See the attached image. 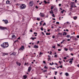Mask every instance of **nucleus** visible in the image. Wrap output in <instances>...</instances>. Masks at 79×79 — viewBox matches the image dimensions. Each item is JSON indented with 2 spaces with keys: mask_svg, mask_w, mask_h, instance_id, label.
<instances>
[{
  "mask_svg": "<svg viewBox=\"0 0 79 79\" xmlns=\"http://www.w3.org/2000/svg\"><path fill=\"white\" fill-rule=\"evenodd\" d=\"M1 46L4 48H7V47H8V46H9V44L8 42H5L3 43V44L1 45Z\"/></svg>",
  "mask_w": 79,
  "mask_h": 79,
  "instance_id": "f257e3e1",
  "label": "nucleus"
},
{
  "mask_svg": "<svg viewBox=\"0 0 79 79\" xmlns=\"http://www.w3.org/2000/svg\"><path fill=\"white\" fill-rule=\"evenodd\" d=\"M16 52H13L11 54H10V55H14L15 56V55H16Z\"/></svg>",
  "mask_w": 79,
  "mask_h": 79,
  "instance_id": "1a4fd4ad",
  "label": "nucleus"
},
{
  "mask_svg": "<svg viewBox=\"0 0 79 79\" xmlns=\"http://www.w3.org/2000/svg\"><path fill=\"white\" fill-rule=\"evenodd\" d=\"M66 37L67 38H69L70 37V35H67V36H66Z\"/></svg>",
  "mask_w": 79,
  "mask_h": 79,
  "instance_id": "cd10ccee",
  "label": "nucleus"
},
{
  "mask_svg": "<svg viewBox=\"0 0 79 79\" xmlns=\"http://www.w3.org/2000/svg\"><path fill=\"white\" fill-rule=\"evenodd\" d=\"M71 8H73V7H74V6H73V5H72L71 6Z\"/></svg>",
  "mask_w": 79,
  "mask_h": 79,
  "instance_id": "5fc2aeb1",
  "label": "nucleus"
},
{
  "mask_svg": "<svg viewBox=\"0 0 79 79\" xmlns=\"http://www.w3.org/2000/svg\"><path fill=\"white\" fill-rule=\"evenodd\" d=\"M6 3L7 4H10V1L8 0L6 1Z\"/></svg>",
  "mask_w": 79,
  "mask_h": 79,
  "instance_id": "ddd939ff",
  "label": "nucleus"
},
{
  "mask_svg": "<svg viewBox=\"0 0 79 79\" xmlns=\"http://www.w3.org/2000/svg\"><path fill=\"white\" fill-rule=\"evenodd\" d=\"M41 31H43L44 30V29H43V27H42L41 28Z\"/></svg>",
  "mask_w": 79,
  "mask_h": 79,
  "instance_id": "58836bf2",
  "label": "nucleus"
},
{
  "mask_svg": "<svg viewBox=\"0 0 79 79\" xmlns=\"http://www.w3.org/2000/svg\"><path fill=\"white\" fill-rule=\"evenodd\" d=\"M64 49L65 51H68V48H64Z\"/></svg>",
  "mask_w": 79,
  "mask_h": 79,
  "instance_id": "393cba45",
  "label": "nucleus"
},
{
  "mask_svg": "<svg viewBox=\"0 0 79 79\" xmlns=\"http://www.w3.org/2000/svg\"><path fill=\"white\" fill-rule=\"evenodd\" d=\"M59 6H61V4H59Z\"/></svg>",
  "mask_w": 79,
  "mask_h": 79,
  "instance_id": "6e6d98bb",
  "label": "nucleus"
},
{
  "mask_svg": "<svg viewBox=\"0 0 79 79\" xmlns=\"http://www.w3.org/2000/svg\"><path fill=\"white\" fill-rule=\"evenodd\" d=\"M44 2L45 3H47V2H46V1H44Z\"/></svg>",
  "mask_w": 79,
  "mask_h": 79,
  "instance_id": "4c0bfd02",
  "label": "nucleus"
},
{
  "mask_svg": "<svg viewBox=\"0 0 79 79\" xmlns=\"http://www.w3.org/2000/svg\"><path fill=\"white\" fill-rule=\"evenodd\" d=\"M66 34H67V33L64 32L63 34V35H66Z\"/></svg>",
  "mask_w": 79,
  "mask_h": 79,
  "instance_id": "dca6fc26",
  "label": "nucleus"
},
{
  "mask_svg": "<svg viewBox=\"0 0 79 79\" xmlns=\"http://www.w3.org/2000/svg\"><path fill=\"white\" fill-rule=\"evenodd\" d=\"M70 60L73 61V58H72V59H70Z\"/></svg>",
  "mask_w": 79,
  "mask_h": 79,
  "instance_id": "bf43d9fd",
  "label": "nucleus"
},
{
  "mask_svg": "<svg viewBox=\"0 0 79 79\" xmlns=\"http://www.w3.org/2000/svg\"><path fill=\"white\" fill-rule=\"evenodd\" d=\"M53 39H55V36H52Z\"/></svg>",
  "mask_w": 79,
  "mask_h": 79,
  "instance_id": "3c124183",
  "label": "nucleus"
},
{
  "mask_svg": "<svg viewBox=\"0 0 79 79\" xmlns=\"http://www.w3.org/2000/svg\"><path fill=\"white\" fill-rule=\"evenodd\" d=\"M64 41H65V40H63L61 42V44H62L64 42Z\"/></svg>",
  "mask_w": 79,
  "mask_h": 79,
  "instance_id": "473e14b6",
  "label": "nucleus"
},
{
  "mask_svg": "<svg viewBox=\"0 0 79 79\" xmlns=\"http://www.w3.org/2000/svg\"><path fill=\"white\" fill-rule=\"evenodd\" d=\"M23 79H26L27 78V76L26 75H24L23 76Z\"/></svg>",
  "mask_w": 79,
  "mask_h": 79,
  "instance_id": "f3484780",
  "label": "nucleus"
},
{
  "mask_svg": "<svg viewBox=\"0 0 79 79\" xmlns=\"http://www.w3.org/2000/svg\"><path fill=\"white\" fill-rule=\"evenodd\" d=\"M24 49V47L23 46H22L19 49L20 51H23Z\"/></svg>",
  "mask_w": 79,
  "mask_h": 79,
  "instance_id": "7ed1b4c3",
  "label": "nucleus"
},
{
  "mask_svg": "<svg viewBox=\"0 0 79 79\" xmlns=\"http://www.w3.org/2000/svg\"><path fill=\"white\" fill-rule=\"evenodd\" d=\"M40 16H41V17H44L45 16V15H44V14L42 13H40Z\"/></svg>",
  "mask_w": 79,
  "mask_h": 79,
  "instance_id": "39448f33",
  "label": "nucleus"
},
{
  "mask_svg": "<svg viewBox=\"0 0 79 79\" xmlns=\"http://www.w3.org/2000/svg\"><path fill=\"white\" fill-rule=\"evenodd\" d=\"M28 64V63H25V65H27Z\"/></svg>",
  "mask_w": 79,
  "mask_h": 79,
  "instance_id": "c03bdc74",
  "label": "nucleus"
},
{
  "mask_svg": "<svg viewBox=\"0 0 79 79\" xmlns=\"http://www.w3.org/2000/svg\"><path fill=\"white\" fill-rule=\"evenodd\" d=\"M34 34H37V33L36 32H35L34 33Z\"/></svg>",
  "mask_w": 79,
  "mask_h": 79,
  "instance_id": "ea45409f",
  "label": "nucleus"
},
{
  "mask_svg": "<svg viewBox=\"0 0 79 79\" xmlns=\"http://www.w3.org/2000/svg\"><path fill=\"white\" fill-rule=\"evenodd\" d=\"M56 24H60V23L58 22H57L56 23Z\"/></svg>",
  "mask_w": 79,
  "mask_h": 79,
  "instance_id": "2f4dec72",
  "label": "nucleus"
},
{
  "mask_svg": "<svg viewBox=\"0 0 79 79\" xmlns=\"http://www.w3.org/2000/svg\"><path fill=\"white\" fill-rule=\"evenodd\" d=\"M53 64H54V63L53 62H52L51 64V65H53Z\"/></svg>",
  "mask_w": 79,
  "mask_h": 79,
  "instance_id": "de8ad7c7",
  "label": "nucleus"
},
{
  "mask_svg": "<svg viewBox=\"0 0 79 79\" xmlns=\"http://www.w3.org/2000/svg\"><path fill=\"white\" fill-rule=\"evenodd\" d=\"M77 38H78V39H79V35H77Z\"/></svg>",
  "mask_w": 79,
  "mask_h": 79,
  "instance_id": "a18cd8bd",
  "label": "nucleus"
},
{
  "mask_svg": "<svg viewBox=\"0 0 79 79\" xmlns=\"http://www.w3.org/2000/svg\"><path fill=\"white\" fill-rule=\"evenodd\" d=\"M52 17H53L54 18H55V14H53L52 15Z\"/></svg>",
  "mask_w": 79,
  "mask_h": 79,
  "instance_id": "b1692460",
  "label": "nucleus"
},
{
  "mask_svg": "<svg viewBox=\"0 0 79 79\" xmlns=\"http://www.w3.org/2000/svg\"><path fill=\"white\" fill-rule=\"evenodd\" d=\"M12 39H15L16 38V36H15V35H13L12 36Z\"/></svg>",
  "mask_w": 79,
  "mask_h": 79,
  "instance_id": "f8f14e48",
  "label": "nucleus"
},
{
  "mask_svg": "<svg viewBox=\"0 0 79 79\" xmlns=\"http://www.w3.org/2000/svg\"><path fill=\"white\" fill-rule=\"evenodd\" d=\"M44 68H45V69H48V67H46V66H45Z\"/></svg>",
  "mask_w": 79,
  "mask_h": 79,
  "instance_id": "7c9ffc66",
  "label": "nucleus"
},
{
  "mask_svg": "<svg viewBox=\"0 0 79 79\" xmlns=\"http://www.w3.org/2000/svg\"><path fill=\"white\" fill-rule=\"evenodd\" d=\"M55 75H56V74H57V71H56V72H55Z\"/></svg>",
  "mask_w": 79,
  "mask_h": 79,
  "instance_id": "72a5a7b5",
  "label": "nucleus"
},
{
  "mask_svg": "<svg viewBox=\"0 0 79 79\" xmlns=\"http://www.w3.org/2000/svg\"><path fill=\"white\" fill-rule=\"evenodd\" d=\"M54 57H55V58H56V57H57V55H55L54 56Z\"/></svg>",
  "mask_w": 79,
  "mask_h": 79,
  "instance_id": "79ce46f5",
  "label": "nucleus"
},
{
  "mask_svg": "<svg viewBox=\"0 0 79 79\" xmlns=\"http://www.w3.org/2000/svg\"><path fill=\"white\" fill-rule=\"evenodd\" d=\"M39 54L40 55H43V53H42L41 52H40Z\"/></svg>",
  "mask_w": 79,
  "mask_h": 79,
  "instance_id": "a878e982",
  "label": "nucleus"
},
{
  "mask_svg": "<svg viewBox=\"0 0 79 79\" xmlns=\"http://www.w3.org/2000/svg\"><path fill=\"white\" fill-rule=\"evenodd\" d=\"M26 7V5L24 4H22L20 5V8L21 10H23L24 9H25Z\"/></svg>",
  "mask_w": 79,
  "mask_h": 79,
  "instance_id": "f03ea898",
  "label": "nucleus"
},
{
  "mask_svg": "<svg viewBox=\"0 0 79 79\" xmlns=\"http://www.w3.org/2000/svg\"><path fill=\"white\" fill-rule=\"evenodd\" d=\"M70 5H75V3L74 2H71V3L70 4Z\"/></svg>",
  "mask_w": 79,
  "mask_h": 79,
  "instance_id": "9b49d317",
  "label": "nucleus"
},
{
  "mask_svg": "<svg viewBox=\"0 0 79 79\" xmlns=\"http://www.w3.org/2000/svg\"><path fill=\"white\" fill-rule=\"evenodd\" d=\"M31 39H32V40H34V38H31Z\"/></svg>",
  "mask_w": 79,
  "mask_h": 79,
  "instance_id": "864d4df0",
  "label": "nucleus"
},
{
  "mask_svg": "<svg viewBox=\"0 0 79 79\" xmlns=\"http://www.w3.org/2000/svg\"><path fill=\"white\" fill-rule=\"evenodd\" d=\"M43 21H41L40 22V26H41V25H42V23Z\"/></svg>",
  "mask_w": 79,
  "mask_h": 79,
  "instance_id": "5701e85b",
  "label": "nucleus"
},
{
  "mask_svg": "<svg viewBox=\"0 0 79 79\" xmlns=\"http://www.w3.org/2000/svg\"><path fill=\"white\" fill-rule=\"evenodd\" d=\"M39 43H40V41H38L36 44H39Z\"/></svg>",
  "mask_w": 79,
  "mask_h": 79,
  "instance_id": "f704fd0d",
  "label": "nucleus"
},
{
  "mask_svg": "<svg viewBox=\"0 0 79 79\" xmlns=\"http://www.w3.org/2000/svg\"><path fill=\"white\" fill-rule=\"evenodd\" d=\"M34 48H38L39 47L37 45H35L34 46Z\"/></svg>",
  "mask_w": 79,
  "mask_h": 79,
  "instance_id": "9d476101",
  "label": "nucleus"
},
{
  "mask_svg": "<svg viewBox=\"0 0 79 79\" xmlns=\"http://www.w3.org/2000/svg\"><path fill=\"white\" fill-rule=\"evenodd\" d=\"M70 55H72V56H73V55H74L73 53L70 54Z\"/></svg>",
  "mask_w": 79,
  "mask_h": 79,
  "instance_id": "4d7b16f0",
  "label": "nucleus"
},
{
  "mask_svg": "<svg viewBox=\"0 0 79 79\" xmlns=\"http://www.w3.org/2000/svg\"><path fill=\"white\" fill-rule=\"evenodd\" d=\"M61 49H58V51H59V52H60V51H61Z\"/></svg>",
  "mask_w": 79,
  "mask_h": 79,
  "instance_id": "49530a36",
  "label": "nucleus"
},
{
  "mask_svg": "<svg viewBox=\"0 0 79 79\" xmlns=\"http://www.w3.org/2000/svg\"><path fill=\"white\" fill-rule=\"evenodd\" d=\"M65 75L66 76H69V74L68 73H65Z\"/></svg>",
  "mask_w": 79,
  "mask_h": 79,
  "instance_id": "412c9836",
  "label": "nucleus"
},
{
  "mask_svg": "<svg viewBox=\"0 0 79 79\" xmlns=\"http://www.w3.org/2000/svg\"><path fill=\"white\" fill-rule=\"evenodd\" d=\"M69 69H70V67H69L68 68V70H69Z\"/></svg>",
  "mask_w": 79,
  "mask_h": 79,
  "instance_id": "338daca9",
  "label": "nucleus"
},
{
  "mask_svg": "<svg viewBox=\"0 0 79 79\" xmlns=\"http://www.w3.org/2000/svg\"><path fill=\"white\" fill-rule=\"evenodd\" d=\"M75 3H76V2H77V0H75Z\"/></svg>",
  "mask_w": 79,
  "mask_h": 79,
  "instance_id": "69168bd1",
  "label": "nucleus"
},
{
  "mask_svg": "<svg viewBox=\"0 0 79 79\" xmlns=\"http://www.w3.org/2000/svg\"><path fill=\"white\" fill-rule=\"evenodd\" d=\"M69 50L70 52H72V51H73V48H70V47H69Z\"/></svg>",
  "mask_w": 79,
  "mask_h": 79,
  "instance_id": "4468645a",
  "label": "nucleus"
},
{
  "mask_svg": "<svg viewBox=\"0 0 79 79\" xmlns=\"http://www.w3.org/2000/svg\"><path fill=\"white\" fill-rule=\"evenodd\" d=\"M2 21H4V24H8V20H3Z\"/></svg>",
  "mask_w": 79,
  "mask_h": 79,
  "instance_id": "0eeeda50",
  "label": "nucleus"
},
{
  "mask_svg": "<svg viewBox=\"0 0 79 79\" xmlns=\"http://www.w3.org/2000/svg\"><path fill=\"white\" fill-rule=\"evenodd\" d=\"M36 19H37V21H39V20H40V18H37Z\"/></svg>",
  "mask_w": 79,
  "mask_h": 79,
  "instance_id": "4be33fe9",
  "label": "nucleus"
},
{
  "mask_svg": "<svg viewBox=\"0 0 79 79\" xmlns=\"http://www.w3.org/2000/svg\"><path fill=\"white\" fill-rule=\"evenodd\" d=\"M31 69H32V67H31V66L29 67L28 69V72H30V71H31Z\"/></svg>",
  "mask_w": 79,
  "mask_h": 79,
  "instance_id": "6e6552de",
  "label": "nucleus"
},
{
  "mask_svg": "<svg viewBox=\"0 0 79 79\" xmlns=\"http://www.w3.org/2000/svg\"><path fill=\"white\" fill-rule=\"evenodd\" d=\"M44 72H47V70H44Z\"/></svg>",
  "mask_w": 79,
  "mask_h": 79,
  "instance_id": "0e129e2a",
  "label": "nucleus"
},
{
  "mask_svg": "<svg viewBox=\"0 0 79 79\" xmlns=\"http://www.w3.org/2000/svg\"><path fill=\"white\" fill-rule=\"evenodd\" d=\"M6 29V27H0V29H1V30H4V29Z\"/></svg>",
  "mask_w": 79,
  "mask_h": 79,
  "instance_id": "423d86ee",
  "label": "nucleus"
},
{
  "mask_svg": "<svg viewBox=\"0 0 79 79\" xmlns=\"http://www.w3.org/2000/svg\"><path fill=\"white\" fill-rule=\"evenodd\" d=\"M48 15H46V18H48Z\"/></svg>",
  "mask_w": 79,
  "mask_h": 79,
  "instance_id": "052dcab7",
  "label": "nucleus"
},
{
  "mask_svg": "<svg viewBox=\"0 0 79 79\" xmlns=\"http://www.w3.org/2000/svg\"><path fill=\"white\" fill-rule=\"evenodd\" d=\"M43 63H44V64H45V63H46V62H45V61H43Z\"/></svg>",
  "mask_w": 79,
  "mask_h": 79,
  "instance_id": "8fccbe9b",
  "label": "nucleus"
},
{
  "mask_svg": "<svg viewBox=\"0 0 79 79\" xmlns=\"http://www.w3.org/2000/svg\"><path fill=\"white\" fill-rule=\"evenodd\" d=\"M50 55H52V52H50Z\"/></svg>",
  "mask_w": 79,
  "mask_h": 79,
  "instance_id": "680f3d73",
  "label": "nucleus"
},
{
  "mask_svg": "<svg viewBox=\"0 0 79 79\" xmlns=\"http://www.w3.org/2000/svg\"><path fill=\"white\" fill-rule=\"evenodd\" d=\"M50 13H51V14H53V10H51L50 11Z\"/></svg>",
  "mask_w": 79,
  "mask_h": 79,
  "instance_id": "aec40b11",
  "label": "nucleus"
},
{
  "mask_svg": "<svg viewBox=\"0 0 79 79\" xmlns=\"http://www.w3.org/2000/svg\"><path fill=\"white\" fill-rule=\"evenodd\" d=\"M42 2H41V3H39V5H41V4H42Z\"/></svg>",
  "mask_w": 79,
  "mask_h": 79,
  "instance_id": "e2e57ef3",
  "label": "nucleus"
},
{
  "mask_svg": "<svg viewBox=\"0 0 79 79\" xmlns=\"http://www.w3.org/2000/svg\"><path fill=\"white\" fill-rule=\"evenodd\" d=\"M17 64L19 66H20L21 65V63L17 62Z\"/></svg>",
  "mask_w": 79,
  "mask_h": 79,
  "instance_id": "2eb2a0df",
  "label": "nucleus"
},
{
  "mask_svg": "<svg viewBox=\"0 0 79 79\" xmlns=\"http://www.w3.org/2000/svg\"><path fill=\"white\" fill-rule=\"evenodd\" d=\"M52 47L53 48H55V46H52Z\"/></svg>",
  "mask_w": 79,
  "mask_h": 79,
  "instance_id": "a19ab883",
  "label": "nucleus"
},
{
  "mask_svg": "<svg viewBox=\"0 0 79 79\" xmlns=\"http://www.w3.org/2000/svg\"><path fill=\"white\" fill-rule=\"evenodd\" d=\"M45 25H46V23H44L43 24V26H45Z\"/></svg>",
  "mask_w": 79,
  "mask_h": 79,
  "instance_id": "e433bc0d",
  "label": "nucleus"
},
{
  "mask_svg": "<svg viewBox=\"0 0 79 79\" xmlns=\"http://www.w3.org/2000/svg\"><path fill=\"white\" fill-rule=\"evenodd\" d=\"M77 16H75V17H73V19H74V20H76V19H77Z\"/></svg>",
  "mask_w": 79,
  "mask_h": 79,
  "instance_id": "6ab92c4d",
  "label": "nucleus"
},
{
  "mask_svg": "<svg viewBox=\"0 0 79 79\" xmlns=\"http://www.w3.org/2000/svg\"><path fill=\"white\" fill-rule=\"evenodd\" d=\"M77 67H78V68H79V64L77 65Z\"/></svg>",
  "mask_w": 79,
  "mask_h": 79,
  "instance_id": "774afa93",
  "label": "nucleus"
},
{
  "mask_svg": "<svg viewBox=\"0 0 79 79\" xmlns=\"http://www.w3.org/2000/svg\"><path fill=\"white\" fill-rule=\"evenodd\" d=\"M60 68H63V66H62V65H60Z\"/></svg>",
  "mask_w": 79,
  "mask_h": 79,
  "instance_id": "37998d69",
  "label": "nucleus"
},
{
  "mask_svg": "<svg viewBox=\"0 0 79 79\" xmlns=\"http://www.w3.org/2000/svg\"><path fill=\"white\" fill-rule=\"evenodd\" d=\"M30 6H32L34 5V2L32 1H30L29 2Z\"/></svg>",
  "mask_w": 79,
  "mask_h": 79,
  "instance_id": "20e7f679",
  "label": "nucleus"
},
{
  "mask_svg": "<svg viewBox=\"0 0 79 79\" xmlns=\"http://www.w3.org/2000/svg\"><path fill=\"white\" fill-rule=\"evenodd\" d=\"M58 35H62V33H59L58 34Z\"/></svg>",
  "mask_w": 79,
  "mask_h": 79,
  "instance_id": "09e8293b",
  "label": "nucleus"
},
{
  "mask_svg": "<svg viewBox=\"0 0 79 79\" xmlns=\"http://www.w3.org/2000/svg\"><path fill=\"white\" fill-rule=\"evenodd\" d=\"M70 40H70V39H68V40H67L68 41H70Z\"/></svg>",
  "mask_w": 79,
  "mask_h": 79,
  "instance_id": "13d9d810",
  "label": "nucleus"
},
{
  "mask_svg": "<svg viewBox=\"0 0 79 79\" xmlns=\"http://www.w3.org/2000/svg\"><path fill=\"white\" fill-rule=\"evenodd\" d=\"M3 55L4 56H5V55H8V53H3Z\"/></svg>",
  "mask_w": 79,
  "mask_h": 79,
  "instance_id": "a211bd4d",
  "label": "nucleus"
},
{
  "mask_svg": "<svg viewBox=\"0 0 79 79\" xmlns=\"http://www.w3.org/2000/svg\"><path fill=\"white\" fill-rule=\"evenodd\" d=\"M64 11H65L64 10H63L62 11H61V13H63V12Z\"/></svg>",
  "mask_w": 79,
  "mask_h": 79,
  "instance_id": "bb28decb",
  "label": "nucleus"
},
{
  "mask_svg": "<svg viewBox=\"0 0 79 79\" xmlns=\"http://www.w3.org/2000/svg\"><path fill=\"white\" fill-rule=\"evenodd\" d=\"M51 10H53V6H51Z\"/></svg>",
  "mask_w": 79,
  "mask_h": 79,
  "instance_id": "c756f323",
  "label": "nucleus"
},
{
  "mask_svg": "<svg viewBox=\"0 0 79 79\" xmlns=\"http://www.w3.org/2000/svg\"><path fill=\"white\" fill-rule=\"evenodd\" d=\"M46 35H50V33H46Z\"/></svg>",
  "mask_w": 79,
  "mask_h": 79,
  "instance_id": "c9c22d12",
  "label": "nucleus"
},
{
  "mask_svg": "<svg viewBox=\"0 0 79 79\" xmlns=\"http://www.w3.org/2000/svg\"><path fill=\"white\" fill-rule=\"evenodd\" d=\"M66 58H67L66 57H64V60H66Z\"/></svg>",
  "mask_w": 79,
  "mask_h": 79,
  "instance_id": "603ef678",
  "label": "nucleus"
},
{
  "mask_svg": "<svg viewBox=\"0 0 79 79\" xmlns=\"http://www.w3.org/2000/svg\"><path fill=\"white\" fill-rule=\"evenodd\" d=\"M72 62H73V61H72V60H70L69 61V63H71V64H72Z\"/></svg>",
  "mask_w": 79,
  "mask_h": 79,
  "instance_id": "c85d7f7f",
  "label": "nucleus"
}]
</instances>
